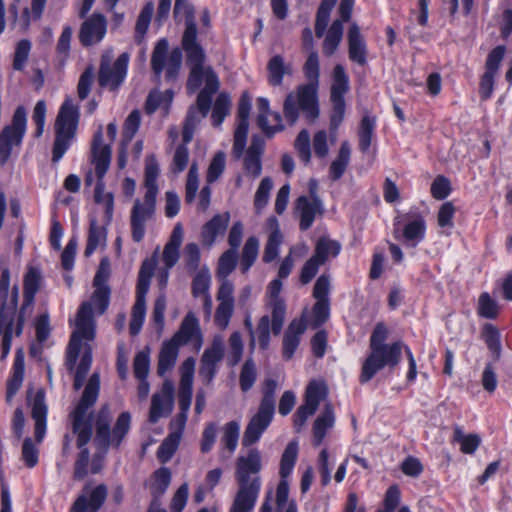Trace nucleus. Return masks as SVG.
<instances>
[{
	"label": "nucleus",
	"mask_w": 512,
	"mask_h": 512,
	"mask_svg": "<svg viewBox=\"0 0 512 512\" xmlns=\"http://www.w3.org/2000/svg\"><path fill=\"white\" fill-rule=\"evenodd\" d=\"M41 275L35 268H30L24 277V295L23 303L19 312L18 286L10 289V271L7 267L2 269L0 277V336L1 356L0 360H5L11 349L12 337H19L23 333L25 317L33 309L34 298L40 286Z\"/></svg>",
	"instance_id": "f257e3e1"
},
{
	"label": "nucleus",
	"mask_w": 512,
	"mask_h": 512,
	"mask_svg": "<svg viewBox=\"0 0 512 512\" xmlns=\"http://www.w3.org/2000/svg\"><path fill=\"white\" fill-rule=\"evenodd\" d=\"M303 72L308 83L300 85L295 93H289L283 105L284 117L290 125L297 122L300 110L310 122H314L320 113L318 102L320 62L317 51L309 52Z\"/></svg>",
	"instance_id": "f03ea898"
},
{
	"label": "nucleus",
	"mask_w": 512,
	"mask_h": 512,
	"mask_svg": "<svg viewBox=\"0 0 512 512\" xmlns=\"http://www.w3.org/2000/svg\"><path fill=\"white\" fill-rule=\"evenodd\" d=\"M100 376L94 372L85 386L82 397L71 414L72 431L77 436V446L81 449L74 468V478L81 480L88 473L89 450L83 448L92 437V424L88 413L99 395Z\"/></svg>",
	"instance_id": "7ed1b4c3"
},
{
	"label": "nucleus",
	"mask_w": 512,
	"mask_h": 512,
	"mask_svg": "<svg viewBox=\"0 0 512 512\" xmlns=\"http://www.w3.org/2000/svg\"><path fill=\"white\" fill-rule=\"evenodd\" d=\"M94 288L90 300L83 302L77 311L76 329L71 335L66 356V366L70 371L75 367L81 349V340L91 341L95 337V320L92 307L94 306L96 314L101 315L106 311L110 302V287L94 286Z\"/></svg>",
	"instance_id": "20e7f679"
},
{
	"label": "nucleus",
	"mask_w": 512,
	"mask_h": 512,
	"mask_svg": "<svg viewBox=\"0 0 512 512\" xmlns=\"http://www.w3.org/2000/svg\"><path fill=\"white\" fill-rule=\"evenodd\" d=\"M262 469L261 453L252 448L247 455L239 456L236 461L235 479L238 491L234 497L229 512H250L253 510L260 489Z\"/></svg>",
	"instance_id": "39448f33"
},
{
	"label": "nucleus",
	"mask_w": 512,
	"mask_h": 512,
	"mask_svg": "<svg viewBox=\"0 0 512 512\" xmlns=\"http://www.w3.org/2000/svg\"><path fill=\"white\" fill-rule=\"evenodd\" d=\"M159 165L155 155L151 154L145 160V188L142 200L136 199L131 209L130 226L134 242H141L146 231V222L153 218L158 194L157 178Z\"/></svg>",
	"instance_id": "423d86ee"
},
{
	"label": "nucleus",
	"mask_w": 512,
	"mask_h": 512,
	"mask_svg": "<svg viewBox=\"0 0 512 512\" xmlns=\"http://www.w3.org/2000/svg\"><path fill=\"white\" fill-rule=\"evenodd\" d=\"M197 34L198 31L195 22L188 19L182 36V47L186 53L187 63L191 67L187 81V89L190 93L197 91L203 83L206 85L210 79V74L217 77L210 66H204L205 53L202 46L197 41Z\"/></svg>",
	"instance_id": "0eeeda50"
},
{
	"label": "nucleus",
	"mask_w": 512,
	"mask_h": 512,
	"mask_svg": "<svg viewBox=\"0 0 512 512\" xmlns=\"http://www.w3.org/2000/svg\"><path fill=\"white\" fill-rule=\"evenodd\" d=\"M79 118V106L67 97L62 103L54 123L53 163L60 161L71 146L77 134Z\"/></svg>",
	"instance_id": "6e6552de"
},
{
	"label": "nucleus",
	"mask_w": 512,
	"mask_h": 512,
	"mask_svg": "<svg viewBox=\"0 0 512 512\" xmlns=\"http://www.w3.org/2000/svg\"><path fill=\"white\" fill-rule=\"evenodd\" d=\"M112 156L111 146L103 143V132L100 127L93 136L91 146V163L97 177L94 199L98 204L105 207L106 213L112 215L114 197L111 192H105L103 178L110 167Z\"/></svg>",
	"instance_id": "1a4fd4ad"
},
{
	"label": "nucleus",
	"mask_w": 512,
	"mask_h": 512,
	"mask_svg": "<svg viewBox=\"0 0 512 512\" xmlns=\"http://www.w3.org/2000/svg\"><path fill=\"white\" fill-rule=\"evenodd\" d=\"M277 383L273 379L264 382L263 396L255 415L249 420L242 438V445L249 447L255 444L273 420L275 412V392Z\"/></svg>",
	"instance_id": "9d476101"
},
{
	"label": "nucleus",
	"mask_w": 512,
	"mask_h": 512,
	"mask_svg": "<svg viewBox=\"0 0 512 512\" xmlns=\"http://www.w3.org/2000/svg\"><path fill=\"white\" fill-rule=\"evenodd\" d=\"M111 412L108 405H104L96 414L94 438L95 444L99 448L107 449L110 446L118 448L128 434L131 427V414L122 412L111 430Z\"/></svg>",
	"instance_id": "9b49d317"
},
{
	"label": "nucleus",
	"mask_w": 512,
	"mask_h": 512,
	"mask_svg": "<svg viewBox=\"0 0 512 512\" xmlns=\"http://www.w3.org/2000/svg\"><path fill=\"white\" fill-rule=\"evenodd\" d=\"M219 87L220 82L218 77H214L212 74H210L208 83L197 96L196 106H191L187 112L182 131L183 142H191L195 128L209 113L212 103V96L218 91Z\"/></svg>",
	"instance_id": "f8f14e48"
},
{
	"label": "nucleus",
	"mask_w": 512,
	"mask_h": 512,
	"mask_svg": "<svg viewBox=\"0 0 512 512\" xmlns=\"http://www.w3.org/2000/svg\"><path fill=\"white\" fill-rule=\"evenodd\" d=\"M350 90L349 77L341 64H337L332 72V84L330 89V101L332 111L330 114V131L336 134L345 115V94Z\"/></svg>",
	"instance_id": "ddd939ff"
},
{
	"label": "nucleus",
	"mask_w": 512,
	"mask_h": 512,
	"mask_svg": "<svg viewBox=\"0 0 512 512\" xmlns=\"http://www.w3.org/2000/svg\"><path fill=\"white\" fill-rule=\"evenodd\" d=\"M154 271V264L145 260L139 270L137 287H136V301L132 308L131 321L129 324L130 334L137 335L143 325L146 314V294L150 287V280Z\"/></svg>",
	"instance_id": "4468645a"
},
{
	"label": "nucleus",
	"mask_w": 512,
	"mask_h": 512,
	"mask_svg": "<svg viewBox=\"0 0 512 512\" xmlns=\"http://www.w3.org/2000/svg\"><path fill=\"white\" fill-rule=\"evenodd\" d=\"M26 111L18 107L13 115L10 125L5 126L0 132V166L6 164L14 147L21 145L26 131Z\"/></svg>",
	"instance_id": "2eb2a0df"
},
{
	"label": "nucleus",
	"mask_w": 512,
	"mask_h": 512,
	"mask_svg": "<svg viewBox=\"0 0 512 512\" xmlns=\"http://www.w3.org/2000/svg\"><path fill=\"white\" fill-rule=\"evenodd\" d=\"M403 346L401 342H395L381 346L377 356H374V351L370 352L362 365L361 383L370 381L385 366L395 367L400 362Z\"/></svg>",
	"instance_id": "dca6fc26"
},
{
	"label": "nucleus",
	"mask_w": 512,
	"mask_h": 512,
	"mask_svg": "<svg viewBox=\"0 0 512 512\" xmlns=\"http://www.w3.org/2000/svg\"><path fill=\"white\" fill-rule=\"evenodd\" d=\"M182 52L179 48L169 52V43L167 39H160L152 52L151 67L157 77L166 69V77L174 79L181 67Z\"/></svg>",
	"instance_id": "f3484780"
},
{
	"label": "nucleus",
	"mask_w": 512,
	"mask_h": 512,
	"mask_svg": "<svg viewBox=\"0 0 512 512\" xmlns=\"http://www.w3.org/2000/svg\"><path fill=\"white\" fill-rule=\"evenodd\" d=\"M128 62L129 55L127 53H122L114 63H111L109 55H103L98 74L99 85L110 90L118 89L126 77Z\"/></svg>",
	"instance_id": "a211bd4d"
},
{
	"label": "nucleus",
	"mask_w": 512,
	"mask_h": 512,
	"mask_svg": "<svg viewBox=\"0 0 512 512\" xmlns=\"http://www.w3.org/2000/svg\"><path fill=\"white\" fill-rule=\"evenodd\" d=\"M298 456V443L291 441L285 448L280 461V481L276 488V507L280 511L288 502L289 481L288 477L293 471Z\"/></svg>",
	"instance_id": "6ab92c4d"
},
{
	"label": "nucleus",
	"mask_w": 512,
	"mask_h": 512,
	"mask_svg": "<svg viewBox=\"0 0 512 512\" xmlns=\"http://www.w3.org/2000/svg\"><path fill=\"white\" fill-rule=\"evenodd\" d=\"M179 347L192 343L198 351L203 345V335L199 320L193 312H189L183 318L179 330L170 338Z\"/></svg>",
	"instance_id": "aec40b11"
},
{
	"label": "nucleus",
	"mask_w": 512,
	"mask_h": 512,
	"mask_svg": "<svg viewBox=\"0 0 512 512\" xmlns=\"http://www.w3.org/2000/svg\"><path fill=\"white\" fill-rule=\"evenodd\" d=\"M28 405L31 408V417L35 421V438L38 443L42 442L46 433L47 405L45 402V392L38 389L33 394L29 388L27 392Z\"/></svg>",
	"instance_id": "412c9836"
},
{
	"label": "nucleus",
	"mask_w": 512,
	"mask_h": 512,
	"mask_svg": "<svg viewBox=\"0 0 512 512\" xmlns=\"http://www.w3.org/2000/svg\"><path fill=\"white\" fill-rule=\"evenodd\" d=\"M234 285L231 281H222L218 293L217 300L219 302L215 312V323L221 329H226L234 311Z\"/></svg>",
	"instance_id": "4be33fe9"
},
{
	"label": "nucleus",
	"mask_w": 512,
	"mask_h": 512,
	"mask_svg": "<svg viewBox=\"0 0 512 512\" xmlns=\"http://www.w3.org/2000/svg\"><path fill=\"white\" fill-rule=\"evenodd\" d=\"M250 110V98L244 93L239 100L237 110L238 124L234 133L233 152L237 158L241 157L246 146Z\"/></svg>",
	"instance_id": "5701e85b"
},
{
	"label": "nucleus",
	"mask_w": 512,
	"mask_h": 512,
	"mask_svg": "<svg viewBox=\"0 0 512 512\" xmlns=\"http://www.w3.org/2000/svg\"><path fill=\"white\" fill-rule=\"evenodd\" d=\"M106 31V17L100 13H94L82 23L79 41L86 47L95 45L104 38Z\"/></svg>",
	"instance_id": "b1692460"
},
{
	"label": "nucleus",
	"mask_w": 512,
	"mask_h": 512,
	"mask_svg": "<svg viewBox=\"0 0 512 512\" xmlns=\"http://www.w3.org/2000/svg\"><path fill=\"white\" fill-rule=\"evenodd\" d=\"M295 211L299 216V228L308 230L317 217H322L325 208L322 200H309L308 196H299L295 201Z\"/></svg>",
	"instance_id": "393cba45"
},
{
	"label": "nucleus",
	"mask_w": 512,
	"mask_h": 512,
	"mask_svg": "<svg viewBox=\"0 0 512 512\" xmlns=\"http://www.w3.org/2000/svg\"><path fill=\"white\" fill-rule=\"evenodd\" d=\"M174 386L172 382L165 381L161 391L152 396L149 421L156 423L161 417L169 415L173 410Z\"/></svg>",
	"instance_id": "a878e982"
},
{
	"label": "nucleus",
	"mask_w": 512,
	"mask_h": 512,
	"mask_svg": "<svg viewBox=\"0 0 512 512\" xmlns=\"http://www.w3.org/2000/svg\"><path fill=\"white\" fill-rule=\"evenodd\" d=\"M257 107L259 110L257 116L258 126L267 136H272L275 132L283 129L281 115L270 111L268 99L258 98Z\"/></svg>",
	"instance_id": "bb28decb"
},
{
	"label": "nucleus",
	"mask_w": 512,
	"mask_h": 512,
	"mask_svg": "<svg viewBox=\"0 0 512 512\" xmlns=\"http://www.w3.org/2000/svg\"><path fill=\"white\" fill-rule=\"evenodd\" d=\"M107 498V487L100 484L95 487L89 497L85 494L79 495L74 501L70 512H97Z\"/></svg>",
	"instance_id": "cd10ccee"
},
{
	"label": "nucleus",
	"mask_w": 512,
	"mask_h": 512,
	"mask_svg": "<svg viewBox=\"0 0 512 512\" xmlns=\"http://www.w3.org/2000/svg\"><path fill=\"white\" fill-rule=\"evenodd\" d=\"M307 329L304 318L294 319L289 324L283 337V358L290 360L300 344V338Z\"/></svg>",
	"instance_id": "c85d7f7f"
},
{
	"label": "nucleus",
	"mask_w": 512,
	"mask_h": 512,
	"mask_svg": "<svg viewBox=\"0 0 512 512\" xmlns=\"http://www.w3.org/2000/svg\"><path fill=\"white\" fill-rule=\"evenodd\" d=\"M266 228L269 234L264 247L262 260L265 263H271L279 255V248L283 243V234L280 231L279 221L276 217L272 216L267 219Z\"/></svg>",
	"instance_id": "c756f323"
},
{
	"label": "nucleus",
	"mask_w": 512,
	"mask_h": 512,
	"mask_svg": "<svg viewBox=\"0 0 512 512\" xmlns=\"http://www.w3.org/2000/svg\"><path fill=\"white\" fill-rule=\"evenodd\" d=\"M348 53L349 59L359 65H365L367 62V48L360 28L356 23H352L348 31Z\"/></svg>",
	"instance_id": "7c9ffc66"
},
{
	"label": "nucleus",
	"mask_w": 512,
	"mask_h": 512,
	"mask_svg": "<svg viewBox=\"0 0 512 512\" xmlns=\"http://www.w3.org/2000/svg\"><path fill=\"white\" fill-rule=\"evenodd\" d=\"M335 413L331 403H326L322 413L315 419L313 423L314 445L319 446L324 440L326 433L334 426Z\"/></svg>",
	"instance_id": "2f4dec72"
},
{
	"label": "nucleus",
	"mask_w": 512,
	"mask_h": 512,
	"mask_svg": "<svg viewBox=\"0 0 512 512\" xmlns=\"http://www.w3.org/2000/svg\"><path fill=\"white\" fill-rule=\"evenodd\" d=\"M184 236L183 227L177 223L170 235L169 241L166 243L162 258L167 269L172 268L179 259V248L182 244Z\"/></svg>",
	"instance_id": "473e14b6"
},
{
	"label": "nucleus",
	"mask_w": 512,
	"mask_h": 512,
	"mask_svg": "<svg viewBox=\"0 0 512 512\" xmlns=\"http://www.w3.org/2000/svg\"><path fill=\"white\" fill-rule=\"evenodd\" d=\"M179 350L180 347L172 340L169 339L163 342L158 355L157 374L159 376H164L168 371L174 368Z\"/></svg>",
	"instance_id": "72a5a7b5"
},
{
	"label": "nucleus",
	"mask_w": 512,
	"mask_h": 512,
	"mask_svg": "<svg viewBox=\"0 0 512 512\" xmlns=\"http://www.w3.org/2000/svg\"><path fill=\"white\" fill-rule=\"evenodd\" d=\"M426 222L422 216H416L408 221L402 231L404 243L407 246L415 247L424 239Z\"/></svg>",
	"instance_id": "f704fd0d"
},
{
	"label": "nucleus",
	"mask_w": 512,
	"mask_h": 512,
	"mask_svg": "<svg viewBox=\"0 0 512 512\" xmlns=\"http://www.w3.org/2000/svg\"><path fill=\"white\" fill-rule=\"evenodd\" d=\"M228 222V214L215 215L202 229L201 236L203 243L207 246H212L217 236L225 232Z\"/></svg>",
	"instance_id": "c9c22d12"
},
{
	"label": "nucleus",
	"mask_w": 512,
	"mask_h": 512,
	"mask_svg": "<svg viewBox=\"0 0 512 512\" xmlns=\"http://www.w3.org/2000/svg\"><path fill=\"white\" fill-rule=\"evenodd\" d=\"M24 370V354L21 349H18L15 354L13 373L11 378L7 382L6 398L8 401L12 400V398L15 396V394L21 387L24 379Z\"/></svg>",
	"instance_id": "e433bc0d"
},
{
	"label": "nucleus",
	"mask_w": 512,
	"mask_h": 512,
	"mask_svg": "<svg viewBox=\"0 0 512 512\" xmlns=\"http://www.w3.org/2000/svg\"><path fill=\"white\" fill-rule=\"evenodd\" d=\"M351 147L348 141H343L337 157L332 161L329 174L333 181L340 179L345 173L350 162Z\"/></svg>",
	"instance_id": "4c0bfd02"
},
{
	"label": "nucleus",
	"mask_w": 512,
	"mask_h": 512,
	"mask_svg": "<svg viewBox=\"0 0 512 512\" xmlns=\"http://www.w3.org/2000/svg\"><path fill=\"white\" fill-rule=\"evenodd\" d=\"M327 397V388L325 384L318 381H311L306 388L305 402L302 407L315 413L322 400Z\"/></svg>",
	"instance_id": "58836bf2"
},
{
	"label": "nucleus",
	"mask_w": 512,
	"mask_h": 512,
	"mask_svg": "<svg viewBox=\"0 0 512 512\" xmlns=\"http://www.w3.org/2000/svg\"><path fill=\"white\" fill-rule=\"evenodd\" d=\"M340 250L341 244L338 241L322 236L317 240L312 256L322 264H325L330 256L336 257L340 253Z\"/></svg>",
	"instance_id": "ea45409f"
},
{
	"label": "nucleus",
	"mask_w": 512,
	"mask_h": 512,
	"mask_svg": "<svg viewBox=\"0 0 512 512\" xmlns=\"http://www.w3.org/2000/svg\"><path fill=\"white\" fill-rule=\"evenodd\" d=\"M343 37V25L342 21L335 20L330 28L328 29V32L326 34V37L323 41V53L326 56H332L335 51L337 50L341 40Z\"/></svg>",
	"instance_id": "a19ab883"
},
{
	"label": "nucleus",
	"mask_w": 512,
	"mask_h": 512,
	"mask_svg": "<svg viewBox=\"0 0 512 512\" xmlns=\"http://www.w3.org/2000/svg\"><path fill=\"white\" fill-rule=\"evenodd\" d=\"M259 253V240L255 236H250L242 249L240 257V270L247 273L255 263Z\"/></svg>",
	"instance_id": "79ce46f5"
},
{
	"label": "nucleus",
	"mask_w": 512,
	"mask_h": 512,
	"mask_svg": "<svg viewBox=\"0 0 512 512\" xmlns=\"http://www.w3.org/2000/svg\"><path fill=\"white\" fill-rule=\"evenodd\" d=\"M481 337L493 354L494 360L498 361L502 351L499 330L494 325L487 323L482 328Z\"/></svg>",
	"instance_id": "37998d69"
},
{
	"label": "nucleus",
	"mask_w": 512,
	"mask_h": 512,
	"mask_svg": "<svg viewBox=\"0 0 512 512\" xmlns=\"http://www.w3.org/2000/svg\"><path fill=\"white\" fill-rule=\"evenodd\" d=\"M268 82L272 86H279L282 84L283 76L290 73L289 66H286L284 59L280 55L273 56L267 65Z\"/></svg>",
	"instance_id": "c03bdc74"
},
{
	"label": "nucleus",
	"mask_w": 512,
	"mask_h": 512,
	"mask_svg": "<svg viewBox=\"0 0 512 512\" xmlns=\"http://www.w3.org/2000/svg\"><path fill=\"white\" fill-rule=\"evenodd\" d=\"M181 437L180 431H171L163 440L157 451V457L161 463L171 460L179 446Z\"/></svg>",
	"instance_id": "a18cd8bd"
},
{
	"label": "nucleus",
	"mask_w": 512,
	"mask_h": 512,
	"mask_svg": "<svg viewBox=\"0 0 512 512\" xmlns=\"http://www.w3.org/2000/svg\"><path fill=\"white\" fill-rule=\"evenodd\" d=\"M376 119L365 115L359 126L358 137H359V149L361 152H368L375 130Z\"/></svg>",
	"instance_id": "49530a36"
},
{
	"label": "nucleus",
	"mask_w": 512,
	"mask_h": 512,
	"mask_svg": "<svg viewBox=\"0 0 512 512\" xmlns=\"http://www.w3.org/2000/svg\"><path fill=\"white\" fill-rule=\"evenodd\" d=\"M171 483V471L167 467H161L153 473V482L150 486L154 499L161 497Z\"/></svg>",
	"instance_id": "de8ad7c7"
},
{
	"label": "nucleus",
	"mask_w": 512,
	"mask_h": 512,
	"mask_svg": "<svg viewBox=\"0 0 512 512\" xmlns=\"http://www.w3.org/2000/svg\"><path fill=\"white\" fill-rule=\"evenodd\" d=\"M154 13L153 2H147L142 8L135 26V41L140 44L142 43L146 32L148 31L151 18Z\"/></svg>",
	"instance_id": "09e8293b"
},
{
	"label": "nucleus",
	"mask_w": 512,
	"mask_h": 512,
	"mask_svg": "<svg viewBox=\"0 0 512 512\" xmlns=\"http://www.w3.org/2000/svg\"><path fill=\"white\" fill-rule=\"evenodd\" d=\"M106 241V233L102 227L97 224L96 220L90 221L87 245L85 248V256L89 257L98 247L104 245Z\"/></svg>",
	"instance_id": "8fccbe9b"
},
{
	"label": "nucleus",
	"mask_w": 512,
	"mask_h": 512,
	"mask_svg": "<svg viewBox=\"0 0 512 512\" xmlns=\"http://www.w3.org/2000/svg\"><path fill=\"white\" fill-rule=\"evenodd\" d=\"M238 252L234 249L226 250L218 260L217 275L222 281L228 280L227 277L234 271L237 265Z\"/></svg>",
	"instance_id": "3c124183"
},
{
	"label": "nucleus",
	"mask_w": 512,
	"mask_h": 512,
	"mask_svg": "<svg viewBox=\"0 0 512 512\" xmlns=\"http://www.w3.org/2000/svg\"><path fill=\"white\" fill-rule=\"evenodd\" d=\"M453 440L460 444V450L465 454L474 453L481 443L479 435H465L460 427H455Z\"/></svg>",
	"instance_id": "603ef678"
},
{
	"label": "nucleus",
	"mask_w": 512,
	"mask_h": 512,
	"mask_svg": "<svg viewBox=\"0 0 512 512\" xmlns=\"http://www.w3.org/2000/svg\"><path fill=\"white\" fill-rule=\"evenodd\" d=\"M231 99L228 94L220 93L215 101L211 119L215 127H219L225 117L230 113Z\"/></svg>",
	"instance_id": "864d4df0"
},
{
	"label": "nucleus",
	"mask_w": 512,
	"mask_h": 512,
	"mask_svg": "<svg viewBox=\"0 0 512 512\" xmlns=\"http://www.w3.org/2000/svg\"><path fill=\"white\" fill-rule=\"evenodd\" d=\"M91 364H92V351H91V347L89 345H87L85 347V350L82 354L80 362L75 371L74 383H73L75 390H78L83 386L86 376L91 368Z\"/></svg>",
	"instance_id": "5fc2aeb1"
},
{
	"label": "nucleus",
	"mask_w": 512,
	"mask_h": 512,
	"mask_svg": "<svg viewBox=\"0 0 512 512\" xmlns=\"http://www.w3.org/2000/svg\"><path fill=\"white\" fill-rule=\"evenodd\" d=\"M239 435L240 424L237 421H230L224 425L221 443L230 454H232L237 448Z\"/></svg>",
	"instance_id": "6e6d98bb"
},
{
	"label": "nucleus",
	"mask_w": 512,
	"mask_h": 512,
	"mask_svg": "<svg viewBox=\"0 0 512 512\" xmlns=\"http://www.w3.org/2000/svg\"><path fill=\"white\" fill-rule=\"evenodd\" d=\"M224 348L223 337L215 336L211 346L205 349L201 357V362L210 363L211 365L216 366L223 359Z\"/></svg>",
	"instance_id": "4d7b16f0"
},
{
	"label": "nucleus",
	"mask_w": 512,
	"mask_h": 512,
	"mask_svg": "<svg viewBox=\"0 0 512 512\" xmlns=\"http://www.w3.org/2000/svg\"><path fill=\"white\" fill-rule=\"evenodd\" d=\"M477 312L483 318L495 319L499 313V307L497 302L485 292L479 296Z\"/></svg>",
	"instance_id": "13d9d810"
},
{
	"label": "nucleus",
	"mask_w": 512,
	"mask_h": 512,
	"mask_svg": "<svg viewBox=\"0 0 512 512\" xmlns=\"http://www.w3.org/2000/svg\"><path fill=\"white\" fill-rule=\"evenodd\" d=\"M270 304L272 308L271 329L274 335H278L283 327L286 305L282 299L271 300Z\"/></svg>",
	"instance_id": "bf43d9fd"
},
{
	"label": "nucleus",
	"mask_w": 512,
	"mask_h": 512,
	"mask_svg": "<svg viewBox=\"0 0 512 512\" xmlns=\"http://www.w3.org/2000/svg\"><path fill=\"white\" fill-rule=\"evenodd\" d=\"M294 147L301 161L305 164H308L311 159V144L310 134L306 129H303L299 132L296 137Z\"/></svg>",
	"instance_id": "052dcab7"
},
{
	"label": "nucleus",
	"mask_w": 512,
	"mask_h": 512,
	"mask_svg": "<svg viewBox=\"0 0 512 512\" xmlns=\"http://www.w3.org/2000/svg\"><path fill=\"white\" fill-rule=\"evenodd\" d=\"M211 277L209 270L204 268L201 269L193 279L192 282V294L194 297H202L209 294Z\"/></svg>",
	"instance_id": "680f3d73"
},
{
	"label": "nucleus",
	"mask_w": 512,
	"mask_h": 512,
	"mask_svg": "<svg viewBox=\"0 0 512 512\" xmlns=\"http://www.w3.org/2000/svg\"><path fill=\"white\" fill-rule=\"evenodd\" d=\"M199 188V176H198V166L194 162L192 163L186 180L185 186V202L191 204L196 196V193Z\"/></svg>",
	"instance_id": "e2e57ef3"
},
{
	"label": "nucleus",
	"mask_w": 512,
	"mask_h": 512,
	"mask_svg": "<svg viewBox=\"0 0 512 512\" xmlns=\"http://www.w3.org/2000/svg\"><path fill=\"white\" fill-rule=\"evenodd\" d=\"M188 144L189 143H185L182 141V143L176 147L173 160L170 165V170L175 174L184 171L185 168L187 167L189 161V151L187 148Z\"/></svg>",
	"instance_id": "0e129e2a"
},
{
	"label": "nucleus",
	"mask_w": 512,
	"mask_h": 512,
	"mask_svg": "<svg viewBox=\"0 0 512 512\" xmlns=\"http://www.w3.org/2000/svg\"><path fill=\"white\" fill-rule=\"evenodd\" d=\"M200 249L196 243H187L183 251V261L186 269L195 272L200 265Z\"/></svg>",
	"instance_id": "69168bd1"
},
{
	"label": "nucleus",
	"mask_w": 512,
	"mask_h": 512,
	"mask_svg": "<svg viewBox=\"0 0 512 512\" xmlns=\"http://www.w3.org/2000/svg\"><path fill=\"white\" fill-rule=\"evenodd\" d=\"M141 116L138 110H133L127 117L123 128V146H127L140 126Z\"/></svg>",
	"instance_id": "338daca9"
},
{
	"label": "nucleus",
	"mask_w": 512,
	"mask_h": 512,
	"mask_svg": "<svg viewBox=\"0 0 512 512\" xmlns=\"http://www.w3.org/2000/svg\"><path fill=\"white\" fill-rule=\"evenodd\" d=\"M272 187L273 183L269 177L261 180L254 198V205L258 211L267 205Z\"/></svg>",
	"instance_id": "774afa93"
}]
</instances>
